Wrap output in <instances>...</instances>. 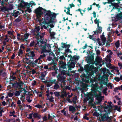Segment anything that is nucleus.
<instances>
[{
	"label": "nucleus",
	"instance_id": "f257e3e1",
	"mask_svg": "<svg viewBox=\"0 0 122 122\" xmlns=\"http://www.w3.org/2000/svg\"><path fill=\"white\" fill-rule=\"evenodd\" d=\"M69 72V71H65V70L63 71H61L60 74H59L57 76V82L54 86V89L57 90L59 88L60 86L59 85L61 84V83L59 82H61V83H63L64 84V83L65 81L66 77L63 75L68 74Z\"/></svg>",
	"mask_w": 122,
	"mask_h": 122
},
{
	"label": "nucleus",
	"instance_id": "f03ea898",
	"mask_svg": "<svg viewBox=\"0 0 122 122\" xmlns=\"http://www.w3.org/2000/svg\"><path fill=\"white\" fill-rule=\"evenodd\" d=\"M59 68L60 70H61L62 69L63 70L64 69H66V70L67 68H66V63L62 61H59ZM67 65L68 69L67 71H67L69 72V73L68 74H66V75H68L69 74V71H71V70L72 68H73L75 66V64L73 62H68L67 63ZM64 71L63 70L61 71H61Z\"/></svg>",
	"mask_w": 122,
	"mask_h": 122
},
{
	"label": "nucleus",
	"instance_id": "7ed1b4c3",
	"mask_svg": "<svg viewBox=\"0 0 122 122\" xmlns=\"http://www.w3.org/2000/svg\"><path fill=\"white\" fill-rule=\"evenodd\" d=\"M91 81L92 82L91 86L92 87L91 90L92 91H93L94 92V94L91 93V95L92 96H93L94 95H96V92L97 91V89L98 88H103V82L101 81L100 82L99 84L100 85V86L98 85V83L95 82L94 80L91 79Z\"/></svg>",
	"mask_w": 122,
	"mask_h": 122
},
{
	"label": "nucleus",
	"instance_id": "20e7f679",
	"mask_svg": "<svg viewBox=\"0 0 122 122\" xmlns=\"http://www.w3.org/2000/svg\"><path fill=\"white\" fill-rule=\"evenodd\" d=\"M111 111L109 110L108 111L105 110L103 112V115L101 116V117L100 119V120L101 121H108V122H110L112 120V119L113 118V116H109L108 115H109Z\"/></svg>",
	"mask_w": 122,
	"mask_h": 122
},
{
	"label": "nucleus",
	"instance_id": "39448f33",
	"mask_svg": "<svg viewBox=\"0 0 122 122\" xmlns=\"http://www.w3.org/2000/svg\"><path fill=\"white\" fill-rule=\"evenodd\" d=\"M47 47H48V46H43V49L41 51V54L42 55H40L39 57L38 58V59L41 62H42V59L46 56V55H47L48 53L51 51V49L47 50L46 49Z\"/></svg>",
	"mask_w": 122,
	"mask_h": 122
},
{
	"label": "nucleus",
	"instance_id": "423d86ee",
	"mask_svg": "<svg viewBox=\"0 0 122 122\" xmlns=\"http://www.w3.org/2000/svg\"><path fill=\"white\" fill-rule=\"evenodd\" d=\"M40 30V27L38 26H36L34 30L31 31V33L32 35L35 36L37 38H39V35L40 33L39 32Z\"/></svg>",
	"mask_w": 122,
	"mask_h": 122
},
{
	"label": "nucleus",
	"instance_id": "0eeeda50",
	"mask_svg": "<svg viewBox=\"0 0 122 122\" xmlns=\"http://www.w3.org/2000/svg\"><path fill=\"white\" fill-rule=\"evenodd\" d=\"M27 55L29 57L33 58L35 55L34 52L30 48H27L26 50Z\"/></svg>",
	"mask_w": 122,
	"mask_h": 122
},
{
	"label": "nucleus",
	"instance_id": "6e6552de",
	"mask_svg": "<svg viewBox=\"0 0 122 122\" xmlns=\"http://www.w3.org/2000/svg\"><path fill=\"white\" fill-rule=\"evenodd\" d=\"M35 13L36 14L37 17L41 16V15L43 14L42 8L39 7L35 10Z\"/></svg>",
	"mask_w": 122,
	"mask_h": 122
},
{
	"label": "nucleus",
	"instance_id": "1a4fd4ad",
	"mask_svg": "<svg viewBox=\"0 0 122 122\" xmlns=\"http://www.w3.org/2000/svg\"><path fill=\"white\" fill-rule=\"evenodd\" d=\"M29 58L26 57L23 59V62L24 63L27 64H30L33 61V58L29 57Z\"/></svg>",
	"mask_w": 122,
	"mask_h": 122
},
{
	"label": "nucleus",
	"instance_id": "9d476101",
	"mask_svg": "<svg viewBox=\"0 0 122 122\" xmlns=\"http://www.w3.org/2000/svg\"><path fill=\"white\" fill-rule=\"evenodd\" d=\"M70 7H68L67 8H66L65 7V8H66L67 10V12H66V10H64V11L65 12H66L67 14L68 15H72V14H71L70 13V9L72 7H74L75 6L74 5L72 4H69Z\"/></svg>",
	"mask_w": 122,
	"mask_h": 122
},
{
	"label": "nucleus",
	"instance_id": "9b49d317",
	"mask_svg": "<svg viewBox=\"0 0 122 122\" xmlns=\"http://www.w3.org/2000/svg\"><path fill=\"white\" fill-rule=\"evenodd\" d=\"M111 68L113 69L114 72H116V75H119V74L120 72L118 69V67H116L114 66H112L111 67Z\"/></svg>",
	"mask_w": 122,
	"mask_h": 122
},
{
	"label": "nucleus",
	"instance_id": "f8f14e48",
	"mask_svg": "<svg viewBox=\"0 0 122 122\" xmlns=\"http://www.w3.org/2000/svg\"><path fill=\"white\" fill-rule=\"evenodd\" d=\"M29 35L30 34L28 33L23 35H22L21 36V39L22 40H25L26 41V39H27Z\"/></svg>",
	"mask_w": 122,
	"mask_h": 122
},
{
	"label": "nucleus",
	"instance_id": "ddd939ff",
	"mask_svg": "<svg viewBox=\"0 0 122 122\" xmlns=\"http://www.w3.org/2000/svg\"><path fill=\"white\" fill-rule=\"evenodd\" d=\"M95 61L97 64H99L101 63L102 59L100 57L97 56L95 59Z\"/></svg>",
	"mask_w": 122,
	"mask_h": 122
},
{
	"label": "nucleus",
	"instance_id": "4468645a",
	"mask_svg": "<svg viewBox=\"0 0 122 122\" xmlns=\"http://www.w3.org/2000/svg\"><path fill=\"white\" fill-rule=\"evenodd\" d=\"M33 117L34 118H37L40 119L41 118V116L38 113H33Z\"/></svg>",
	"mask_w": 122,
	"mask_h": 122
},
{
	"label": "nucleus",
	"instance_id": "2eb2a0df",
	"mask_svg": "<svg viewBox=\"0 0 122 122\" xmlns=\"http://www.w3.org/2000/svg\"><path fill=\"white\" fill-rule=\"evenodd\" d=\"M19 12L18 11L14 10L13 13H11V15L12 16H14L15 17L18 16L19 15Z\"/></svg>",
	"mask_w": 122,
	"mask_h": 122
},
{
	"label": "nucleus",
	"instance_id": "dca6fc26",
	"mask_svg": "<svg viewBox=\"0 0 122 122\" xmlns=\"http://www.w3.org/2000/svg\"><path fill=\"white\" fill-rule=\"evenodd\" d=\"M76 110L75 108L72 106H70L69 107V110L73 113L75 112Z\"/></svg>",
	"mask_w": 122,
	"mask_h": 122
},
{
	"label": "nucleus",
	"instance_id": "f3484780",
	"mask_svg": "<svg viewBox=\"0 0 122 122\" xmlns=\"http://www.w3.org/2000/svg\"><path fill=\"white\" fill-rule=\"evenodd\" d=\"M79 58V57L76 56H75L72 57L70 59V60L72 61H76L78 60Z\"/></svg>",
	"mask_w": 122,
	"mask_h": 122
},
{
	"label": "nucleus",
	"instance_id": "a211bd4d",
	"mask_svg": "<svg viewBox=\"0 0 122 122\" xmlns=\"http://www.w3.org/2000/svg\"><path fill=\"white\" fill-rule=\"evenodd\" d=\"M51 65L52 67H53V69L55 70H56L57 69V68L56 66L57 65V64L56 63L53 62V63H51Z\"/></svg>",
	"mask_w": 122,
	"mask_h": 122
},
{
	"label": "nucleus",
	"instance_id": "6ab92c4d",
	"mask_svg": "<svg viewBox=\"0 0 122 122\" xmlns=\"http://www.w3.org/2000/svg\"><path fill=\"white\" fill-rule=\"evenodd\" d=\"M23 4L24 5L25 7H26V8H30V6H31V4L30 3L24 2L23 3Z\"/></svg>",
	"mask_w": 122,
	"mask_h": 122
},
{
	"label": "nucleus",
	"instance_id": "aec40b11",
	"mask_svg": "<svg viewBox=\"0 0 122 122\" xmlns=\"http://www.w3.org/2000/svg\"><path fill=\"white\" fill-rule=\"evenodd\" d=\"M30 46L31 47L34 46V47H36L38 46V44L35 43L34 41H33L31 42Z\"/></svg>",
	"mask_w": 122,
	"mask_h": 122
},
{
	"label": "nucleus",
	"instance_id": "412c9836",
	"mask_svg": "<svg viewBox=\"0 0 122 122\" xmlns=\"http://www.w3.org/2000/svg\"><path fill=\"white\" fill-rule=\"evenodd\" d=\"M101 39L102 41L103 45H105V44L106 39L104 36H102L101 37Z\"/></svg>",
	"mask_w": 122,
	"mask_h": 122
},
{
	"label": "nucleus",
	"instance_id": "4be33fe9",
	"mask_svg": "<svg viewBox=\"0 0 122 122\" xmlns=\"http://www.w3.org/2000/svg\"><path fill=\"white\" fill-rule=\"evenodd\" d=\"M62 47L63 48H68L69 47L68 45L66 44V43H62Z\"/></svg>",
	"mask_w": 122,
	"mask_h": 122
},
{
	"label": "nucleus",
	"instance_id": "5701e85b",
	"mask_svg": "<svg viewBox=\"0 0 122 122\" xmlns=\"http://www.w3.org/2000/svg\"><path fill=\"white\" fill-rule=\"evenodd\" d=\"M23 54L22 51L21 49L19 50L18 52V55L19 56H21Z\"/></svg>",
	"mask_w": 122,
	"mask_h": 122
},
{
	"label": "nucleus",
	"instance_id": "b1692460",
	"mask_svg": "<svg viewBox=\"0 0 122 122\" xmlns=\"http://www.w3.org/2000/svg\"><path fill=\"white\" fill-rule=\"evenodd\" d=\"M24 83L21 81H20L18 83V85L19 86V88H21Z\"/></svg>",
	"mask_w": 122,
	"mask_h": 122
},
{
	"label": "nucleus",
	"instance_id": "393cba45",
	"mask_svg": "<svg viewBox=\"0 0 122 122\" xmlns=\"http://www.w3.org/2000/svg\"><path fill=\"white\" fill-rule=\"evenodd\" d=\"M97 27L98 28L97 29V32L99 33H101L102 31V28L100 26H99V25Z\"/></svg>",
	"mask_w": 122,
	"mask_h": 122
},
{
	"label": "nucleus",
	"instance_id": "a878e982",
	"mask_svg": "<svg viewBox=\"0 0 122 122\" xmlns=\"http://www.w3.org/2000/svg\"><path fill=\"white\" fill-rule=\"evenodd\" d=\"M49 24H46L45 25H43L42 27H41V29H47V27H48Z\"/></svg>",
	"mask_w": 122,
	"mask_h": 122
},
{
	"label": "nucleus",
	"instance_id": "bb28decb",
	"mask_svg": "<svg viewBox=\"0 0 122 122\" xmlns=\"http://www.w3.org/2000/svg\"><path fill=\"white\" fill-rule=\"evenodd\" d=\"M61 94L63 97H66L67 96V93L64 90L61 93Z\"/></svg>",
	"mask_w": 122,
	"mask_h": 122
},
{
	"label": "nucleus",
	"instance_id": "cd10ccee",
	"mask_svg": "<svg viewBox=\"0 0 122 122\" xmlns=\"http://www.w3.org/2000/svg\"><path fill=\"white\" fill-rule=\"evenodd\" d=\"M46 15L51 18H52L53 15L50 12H48L46 13Z\"/></svg>",
	"mask_w": 122,
	"mask_h": 122
},
{
	"label": "nucleus",
	"instance_id": "c85d7f7f",
	"mask_svg": "<svg viewBox=\"0 0 122 122\" xmlns=\"http://www.w3.org/2000/svg\"><path fill=\"white\" fill-rule=\"evenodd\" d=\"M108 55H107V57H111V55L112 54V52L110 50H108L107 51Z\"/></svg>",
	"mask_w": 122,
	"mask_h": 122
},
{
	"label": "nucleus",
	"instance_id": "c756f323",
	"mask_svg": "<svg viewBox=\"0 0 122 122\" xmlns=\"http://www.w3.org/2000/svg\"><path fill=\"white\" fill-rule=\"evenodd\" d=\"M50 82L51 84H56L57 82V81L56 80V79L51 80L50 81Z\"/></svg>",
	"mask_w": 122,
	"mask_h": 122
},
{
	"label": "nucleus",
	"instance_id": "7c9ffc66",
	"mask_svg": "<svg viewBox=\"0 0 122 122\" xmlns=\"http://www.w3.org/2000/svg\"><path fill=\"white\" fill-rule=\"evenodd\" d=\"M115 46L117 48H118L120 46V42L119 40L117 41L115 43Z\"/></svg>",
	"mask_w": 122,
	"mask_h": 122
},
{
	"label": "nucleus",
	"instance_id": "2f4dec72",
	"mask_svg": "<svg viewBox=\"0 0 122 122\" xmlns=\"http://www.w3.org/2000/svg\"><path fill=\"white\" fill-rule=\"evenodd\" d=\"M17 103L18 105V106L19 107L21 108L22 107V106L21 105V103L20 100H18L17 101Z\"/></svg>",
	"mask_w": 122,
	"mask_h": 122
},
{
	"label": "nucleus",
	"instance_id": "473e14b6",
	"mask_svg": "<svg viewBox=\"0 0 122 122\" xmlns=\"http://www.w3.org/2000/svg\"><path fill=\"white\" fill-rule=\"evenodd\" d=\"M2 6L3 7H2L1 6H0V10L1 11H7V8L4 6L3 5Z\"/></svg>",
	"mask_w": 122,
	"mask_h": 122
},
{
	"label": "nucleus",
	"instance_id": "72a5a7b5",
	"mask_svg": "<svg viewBox=\"0 0 122 122\" xmlns=\"http://www.w3.org/2000/svg\"><path fill=\"white\" fill-rule=\"evenodd\" d=\"M95 23L97 24V27H98L99 26V23H100L101 22L99 20H97V18H96V20H95Z\"/></svg>",
	"mask_w": 122,
	"mask_h": 122
},
{
	"label": "nucleus",
	"instance_id": "f704fd0d",
	"mask_svg": "<svg viewBox=\"0 0 122 122\" xmlns=\"http://www.w3.org/2000/svg\"><path fill=\"white\" fill-rule=\"evenodd\" d=\"M61 112L63 113L64 115L65 116H68V114L65 111L64 109H63L61 110Z\"/></svg>",
	"mask_w": 122,
	"mask_h": 122
},
{
	"label": "nucleus",
	"instance_id": "c9c22d12",
	"mask_svg": "<svg viewBox=\"0 0 122 122\" xmlns=\"http://www.w3.org/2000/svg\"><path fill=\"white\" fill-rule=\"evenodd\" d=\"M117 17L119 20L122 19V12L118 14Z\"/></svg>",
	"mask_w": 122,
	"mask_h": 122
},
{
	"label": "nucleus",
	"instance_id": "e433bc0d",
	"mask_svg": "<svg viewBox=\"0 0 122 122\" xmlns=\"http://www.w3.org/2000/svg\"><path fill=\"white\" fill-rule=\"evenodd\" d=\"M13 9V6L12 5H9L8 7L7 8V11L11 10Z\"/></svg>",
	"mask_w": 122,
	"mask_h": 122
},
{
	"label": "nucleus",
	"instance_id": "4c0bfd02",
	"mask_svg": "<svg viewBox=\"0 0 122 122\" xmlns=\"http://www.w3.org/2000/svg\"><path fill=\"white\" fill-rule=\"evenodd\" d=\"M15 96H19L20 95V92L18 91H16L14 93Z\"/></svg>",
	"mask_w": 122,
	"mask_h": 122
},
{
	"label": "nucleus",
	"instance_id": "58836bf2",
	"mask_svg": "<svg viewBox=\"0 0 122 122\" xmlns=\"http://www.w3.org/2000/svg\"><path fill=\"white\" fill-rule=\"evenodd\" d=\"M47 99L48 100H49V101L51 102H53L54 101L53 99L54 98L52 97V96L50 97H48L47 98Z\"/></svg>",
	"mask_w": 122,
	"mask_h": 122
},
{
	"label": "nucleus",
	"instance_id": "ea45409f",
	"mask_svg": "<svg viewBox=\"0 0 122 122\" xmlns=\"http://www.w3.org/2000/svg\"><path fill=\"white\" fill-rule=\"evenodd\" d=\"M30 97L29 96H28L26 97V100H27V102H30L31 101V100L30 99Z\"/></svg>",
	"mask_w": 122,
	"mask_h": 122
},
{
	"label": "nucleus",
	"instance_id": "a19ab883",
	"mask_svg": "<svg viewBox=\"0 0 122 122\" xmlns=\"http://www.w3.org/2000/svg\"><path fill=\"white\" fill-rule=\"evenodd\" d=\"M112 103L111 102H108V105L107 106V107H106V108H112V106L111 105V104H112Z\"/></svg>",
	"mask_w": 122,
	"mask_h": 122
},
{
	"label": "nucleus",
	"instance_id": "79ce46f5",
	"mask_svg": "<svg viewBox=\"0 0 122 122\" xmlns=\"http://www.w3.org/2000/svg\"><path fill=\"white\" fill-rule=\"evenodd\" d=\"M16 78V77L13 76H11L10 77V80L11 81H13L15 80Z\"/></svg>",
	"mask_w": 122,
	"mask_h": 122
},
{
	"label": "nucleus",
	"instance_id": "37998d69",
	"mask_svg": "<svg viewBox=\"0 0 122 122\" xmlns=\"http://www.w3.org/2000/svg\"><path fill=\"white\" fill-rule=\"evenodd\" d=\"M34 62L36 63V64L37 65V64H41V62L38 59H37Z\"/></svg>",
	"mask_w": 122,
	"mask_h": 122
},
{
	"label": "nucleus",
	"instance_id": "c03bdc74",
	"mask_svg": "<svg viewBox=\"0 0 122 122\" xmlns=\"http://www.w3.org/2000/svg\"><path fill=\"white\" fill-rule=\"evenodd\" d=\"M23 90L24 91V92L23 93V94H24L25 95L29 94L28 92L26 90L23 89Z\"/></svg>",
	"mask_w": 122,
	"mask_h": 122
},
{
	"label": "nucleus",
	"instance_id": "a18cd8bd",
	"mask_svg": "<svg viewBox=\"0 0 122 122\" xmlns=\"http://www.w3.org/2000/svg\"><path fill=\"white\" fill-rule=\"evenodd\" d=\"M55 34L56 33L54 32H50V35L51 37H52V38H53Z\"/></svg>",
	"mask_w": 122,
	"mask_h": 122
},
{
	"label": "nucleus",
	"instance_id": "49530a36",
	"mask_svg": "<svg viewBox=\"0 0 122 122\" xmlns=\"http://www.w3.org/2000/svg\"><path fill=\"white\" fill-rule=\"evenodd\" d=\"M46 71H44L43 72L41 73V76L42 77H44L46 75Z\"/></svg>",
	"mask_w": 122,
	"mask_h": 122
},
{
	"label": "nucleus",
	"instance_id": "de8ad7c7",
	"mask_svg": "<svg viewBox=\"0 0 122 122\" xmlns=\"http://www.w3.org/2000/svg\"><path fill=\"white\" fill-rule=\"evenodd\" d=\"M17 38L19 40L21 39V36L20 34L17 33Z\"/></svg>",
	"mask_w": 122,
	"mask_h": 122
},
{
	"label": "nucleus",
	"instance_id": "09e8293b",
	"mask_svg": "<svg viewBox=\"0 0 122 122\" xmlns=\"http://www.w3.org/2000/svg\"><path fill=\"white\" fill-rule=\"evenodd\" d=\"M25 95L24 94H23L21 97L20 98V99L21 100L22 102H23L24 101V100L25 99Z\"/></svg>",
	"mask_w": 122,
	"mask_h": 122
},
{
	"label": "nucleus",
	"instance_id": "8fccbe9b",
	"mask_svg": "<svg viewBox=\"0 0 122 122\" xmlns=\"http://www.w3.org/2000/svg\"><path fill=\"white\" fill-rule=\"evenodd\" d=\"M31 66L32 67H35L37 65V64H36L34 62H32L31 63Z\"/></svg>",
	"mask_w": 122,
	"mask_h": 122
},
{
	"label": "nucleus",
	"instance_id": "3c124183",
	"mask_svg": "<svg viewBox=\"0 0 122 122\" xmlns=\"http://www.w3.org/2000/svg\"><path fill=\"white\" fill-rule=\"evenodd\" d=\"M8 33L9 35L11 36L13 35V32L12 30H10L8 31Z\"/></svg>",
	"mask_w": 122,
	"mask_h": 122
},
{
	"label": "nucleus",
	"instance_id": "603ef678",
	"mask_svg": "<svg viewBox=\"0 0 122 122\" xmlns=\"http://www.w3.org/2000/svg\"><path fill=\"white\" fill-rule=\"evenodd\" d=\"M21 20V18L20 17H18L17 19H16L15 21L16 22H18L20 21Z\"/></svg>",
	"mask_w": 122,
	"mask_h": 122
},
{
	"label": "nucleus",
	"instance_id": "864d4df0",
	"mask_svg": "<svg viewBox=\"0 0 122 122\" xmlns=\"http://www.w3.org/2000/svg\"><path fill=\"white\" fill-rule=\"evenodd\" d=\"M97 43H98L99 46H101L102 45V44L101 43V41L100 39H97Z\"/></svg>",
	"mask_w": 122,
	"mask_h": 122
},
{
	"label": "nucleus",
	"instance_id": "5fc2aeb1",
	"mask_svg": "<svg viewBox=\"0 0 122 122\" xmlns=\"http://www.w3.org/2000/svg\"><path fill=\"white\" fill-rule=\"evenodd\" d=\"M110 57H107L106 58V61L109 62H110L111 61V60L110 58Z\"/></svg>",
	"mask_w": 122,
	"mask_h": 122
},
{
	"label": "nucleus",
	"instance_id": "6e6d98bb",
	"mask_svg": "<svg viewBox=\"0 0 122 122\" xmlns=\"http://www.w3.org/2000/svg\"><path fill=\"white\" fill-rule=\"evenodd\" d=\"M15 102H12V103L11 105V107H12L13 106L14 107H16V104H14Z\"/></svg>",
	"mask_w": 122,
	"mask_h": 122
},
{
	"label": "nucleus",
	"instance_id": "4d7b16f0",
	"mask_svg": "<svg viewBox=\"0 0 122 122\" xmlns=\"http://www.w3.org/2000/svg\"><path fill=\"white\" fill-rule=\"evenodd\" d=\"M33 115V113L30 114L29 115V116L27 118L29 119H31L32 118V116Z\"/></svg>",
	"mask_w": 122,
	"mask_h": 122
},
{
	"label": "nucleus",
	"instance_id": "13d9d810",
	"mask_svg": "<svg viewBox=\"0 0 122 122\" xmlns=\"http://www.w3.org/2000/svg\"><path fill=\"white\" fill-rule=\"evenodd\" d=\"M25 10L26 11H28L30 13L31 12V10L29 8H26Z\"/></svg>",
	"mask_w": 122,
	"mask_h": 122
},
{
	"label": "nucleus",
	"instance_id": "bf43d9fd",
	"mask_svg": "<svg viewBox=\"0 0 122 122\" xmlns=\"http://www.w3.org/2000/svg\"><path fill=\"white\" fill-rule=\"evenodd\" d=\"M35 107L40 108L42 107V106L39 104H37L35 106Z\"/></svg>",
	"mask_w": 122,
	"mask_h": 122
},
{
	"label": "nucleus",
	"instance_id": "052dcab7",
	"mask_svg": "<svg viewBox=\"0 0 122 122\" xmlns=\"http://www.w3.org/2000/svg\"><path fill=\"white\" fill-rule=\"evenodd\" d=\"M57 72L55 70V72H52V75L55 76L57 74Z\"/></svg>",
	"mask_w": 122,
	"mask_h": 122
},
{
	"label": "nucleus",
	"instance_id": "680f3d73",
	"mask_svg": "<svg viewBox=\"0 0 122 122\" xmlns=\"http://www.w3.org/2000/svg\"><path fill=\"white\" fill-rule=\"evenodd\" d=\"M114 79L117 81H119L120 80V78L118 77H115L114 78Z\"/></svg>",
	"mask_w": 122,
	"mask_h": 122
},
{
	"label": "nucleus",
	"instance_id": "e2e57ef3",
	"mask_svg": "<svg viewBox=\"0 0 122 122\" xmlns=\"http://www.w3.org/2000/svg\"><path fill=\"white\" fill-rule=\"evenodd\" d=\"M54 94L56 96L58 97L59 96V93L58 92H55L54 93Z\"/></svg>",
	"mask_w": 122,
	"mask_h": 122
},
{
	"label": "nucleus",
	"instance_id": "0e129e2a",
	"mask_svg": "<svg viewBox=\"0 0 122 122\" xmlns=\"http://www.w3.org/2000/svg\"><path fill=\"white\" fill-rule=\"evenodd\" d=\"M8 95L10 97H11L13 96V94L11 93H9L8 94Z\"/></svg>",
	"mask_w": 122,
	"mask_h": 122
},
{
	"label": "nucleus",
	"instance_id": "69168bd1",
	"mask_svg": "<svg viewBox=\"0 0 122 122\" xmlns=\"http://www.w3.org/2000/svg\"><path fill=\"white\" fill-rule=\"evenodd\" d=\"M30 72H31L32 74H34L36 72L35 70L34 69H32V70L30 71Z\"/></svg>",
	"mask_w": 122,
	"mask_h": 122
},
{
	"label": "nucleus",
	"instance_id": "338daca9",
	"mask_svg": "<svg viewBox=\"0 0 122 122\" xmlns=\"http://www.w3.org/2000/svg\"><path fill=\"white\" fill-rule=\"evenodd\" d=\"M96 53L97 55H99L100 53V51L99 50H96Z\"/></svg>",
	"mask_w": 122,
	"mask_h": 122
},
{
	"label": "nucleus",
	"instance_id": "774afa93",
	"mask_svg": "<svg viewBox=\"0 0 122 122\" xmlns=\"http://www.w3.org/2000/svg\"><path fill=\"white\" fill-rule=\"evenodd\" d=\"M5 40L6 41V42H8L9 41V39L8 38L7 36H5Z\"/></svg>",
	"mask_w": 122,
	"mask_h": 122
}]
</instances>
